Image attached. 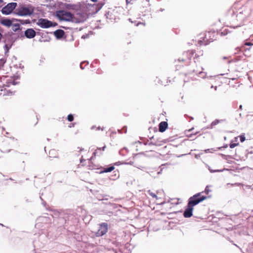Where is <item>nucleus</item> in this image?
<instances>
[{
  "instance_id": "1",
  "label": "nucleus",
  "mask_w": 253,
  "mask_h": 253,
  "mask_svg": "<svg viewBox=\"0 0 253 253\" xmlns=\"http://www.w3.org/2000/svg\"><path fill=\"white\" fill-rule=\"evenodd\" d=\"M251 8L247 6H244L240 8L236 13H233L230 22L232 26L234 28L241 26L244 21L251 14Z\"/></svg>"
},
{
  "instance_id": "2",
  "label": "nucleus",
  "mask_w": 253,
  "mask_h": 253,
  "mask_svg": "<svg viewBox=\"0 0 253 253\" xmlns=\"http://www.w3.org/2000/svg\"><path fill=\"white\" fill-rule=\"evenodd\" d=\"M207 199V197L201 195V193H198L188 199V203L183 213L185 218H189L193 215V207L200 202Z\"/></svg>"
},
{
  "instance_id": "3",
  "label": "nucleus",
  "mask_w": 253,
  "mask_h": 253,
  "mask_svg": "<svg viewBox=\"0 0 253 253\" xmlns=\"http://www.w3.org/2000/svg\"><path fill=\"white\" fill-rule=\"evenodd\" d=\"M15 13L21 16H30L34 12V8L32 6H20L15 9Z\"/></svg>"
},
{
  "instance_id": "4",
  "label": "nucleus",
  "mask_w": 253,
  "mask_h": 253,
  "mask_svg": "<svg viewBox=\"0 0 253 253\" xmlns=\"http://www.w3.org/2000/svg\"><path fill=\"white\" fill-rule=\"evenodd\" d=\"M215 35L216 33L213 31L207 32L203 38H201V39H203L199 41L200 44L206 45L209 43L213 41L215 39Z\"/></svg>"
},
{
  "instance_id": "5",
  "label": "nucleus",
  "mask_w": 253,
  "mask_h": 253,
  "mask_svg": "<svg viewBox=\"0 0 253 253\" xmlns=\"http://www.w3.org/2000/svg\"><path fill=\"white\" fill-rule=\"evenodd\" d=\"M56 16L60 20L65 21H70L73 18V15L71 12L65 10L57 11Z\"/></svg>"
},
{
  "instance_id": "6",
  "label": "nucleus",
  "mask_w": 253,
  "mask_h": 253,
  "mask_svg": "<svg viewBox=\"0 0 253 253\" xmlns=\"http://www.w3.org/2000/svg\"><path fill=\"white\" fill-rule=\"evenodd\" d=\"M37 24L42 28H48L57 25L56 23H53L47 19L43 18L39 19Z\"/></svg>"
},
{
  "instance_id": "7",
  "label": "nucleus",
  "mask_w": 253,
  "mask_h": 253,
  "mask_svg": "<svg viewBox=\"0 0 253 253\" xmlns=\"http://www.w3.org/2000/svg\"><path fill=\"white\" fill-rule=\"evenodd\" d=\"M16 6V2L9 3L1 9V13L4 15H8L12 12Z\"/></svg>"
},
{
  "instance_id": "8",
  "label": "nucleus",
  "mask_w": 253,
  "mask_h": 253,
  "mask_svg": "<svg viewBox=\"0 0 253 253\" xmlns=\"http://www.w3.org/2000/svg\"><path fill=\"white\" fill-rule=\"evenodd\" d=\"M108 231V224L106 223H102L99 224L98 231L96 232V236L98 237L102 236L105 234Z\"/></svg>"
},
{
  "instance_id": "9",
  "label": "nucleus",
  "mask_w": 253,
  "mask_h": 253,
  "mask_svg": "<svg viewBox=\"0 0 253 253\" xmlns=\"http://www.w3.org/2000/svg\"><path fill=\"white\" fill-rule=\"evenodd\" d=\"M24 34L27 38L32 39L35 37L36 32L34 29L29 28L25 31Z\"/></svg>"
},
{
  "instance_id": "10",
  "label": "nucleus",
  "mask_w": 253,
  "mask_h": 253,
  "mask_svg": "<svg viewBox=\"0 0 253 253\" xmlns=\"http://www.w3.org/2000/svg\"><path fill=\"white\" fill-rule=\"evenodd\" d=\"M168 127V123L166 122H162L159 124V129L161 132L165 131Z\"/></svg>"
},
{
  "instance_id": "11",
  "label": "nucleus",
  "mask_w": 253,
  "mask_h": 253,
  "mask_svg": "<svg viewBox=\"0 0 253 253\" xmlns=\"http://www.w3.org/2000/svg\"><path fill=\"white\" fill-rule=\"evenodd\" d=\"M0 23L3 26L9 27L12 26V21L9 19H4L1 20Z\"/></svg>"
},
{
  "instance_id": "12",
  "label": "nucleus",
  "mask_w": 253,
  "mask_h": 253,
  "mask_svg": "<svg viewBox=\"0 0 253 253\" xmlns=\"http://www.w3.org/2000/svg\"><path fill=\"white\" fill-rule=\"evenodd\" d=\"M64 34H65L64 31L61 29L57 30L54 32V34L55 36L57 39H60L62 37H63Z\"/></svg>"
},
{
  "instance_id": "13",
  "label": "nucleus",
  "mask_w": 253,
  "mask_h": 253,
  "mask_svg": "<svg viewBox=\"0 0 253 253\" xmlns=\"http://www.w3.org/2000/svg\"><path fill=\"white\" fill-rule=\"evenodd\" d=\"M105 148H106L105 145H104L103 147H102L101 148H97V149L93 153V155L94 156L101 155L102 154L101 151H104Z\"/></svg>"
},
{
  "instance_id": "14",
  "label": "nucleus",
  "mask_w": 253,
  "mask_h": 253,
  "mask_svg": "<svg viewBox=\"0 0 253 253\" xmlns=\"http://www.w3.org/2000/svg\"><path fill=\"white\" fill-rule=\"evenodd\" d=\"M11 26L12 27V31L14 32H16L20 29V25L18 23L12 24V26Z\"/></svg>"
},
{
  "instance_id": "15",
  "label": "nucleus",
  "mask_w": 253,
  "mask_h": 253,
  "mask_svg": "<svg viewBox=\"0 0 253 253\" xmlns=\"http://www.w3.org/2000/svg\"><path fill=\"white\" fill-rule=\"evenodd\" d=\"M193 72L195 73L196 74H198L199 75V76L203 79H205L206 78L207 73L205 72H203L201 71H198L195 70H193Z\"/></svg>"
},
{
  "instance_id": "16",
  "label": "nucleus",
  "mask_w": 253,
  "mask_h": 253,
  "mask_svg": "<svg viewBox=\"0 0 253 253\" xmlns=\"http://www.w3.org/2000/svg\"><path fill=\"white\" fill-rule=\"evenodd\" d=\"M115 169L113 166H110L108 168H104L102 171L103 172H109L112 171Z\"/></svg>"
},
{
  "instance_id": "17",
  "label": "nucleus",
  "mask_w": 253,
  "mask_h": 253,
  "mask_svg": "<svg viewBox=\"0 0 253 253\" xmlns=\"http://www.w3.org/2000/svg\"><path fill=\"white\" fill-rule=\"evenodd\" d=\"M186 54L188 56V59H190L194 54V51L193 50H189L186 53Z\"/></svg>"
},
{
  "instance_id": "18",
  "label": "nucleus",
  "mask_w": 253,
  "mask_h": 253,
  "mask_svg": "<svg viewBox=\"0 0 253 253\" xmlns=\"http://www.w3.org/2000/svg\"><path fill=\"white\" fill-rule=\"evenodd\" d=\"M221 121H222V120H214L211 123V127L217 125L218 123H219Z\"/></svg>"
},
{
  "instance_id": "19",
  "label": "nucleus",
  "mask_w": 253,
  "mask_h": 253,
  "mask_svg": "<svg viewBox=\"0 0 253 253\" xmlns=\"http://www.w3.org/2000/svg\"><path fill=\"white\" fill-rule=\"evenodd\" d=\"M6 84H5L4 85L6 86H10V84H12L13 85H15V83L14 81H12V80H10V81H6Z\"/></svg>"
},
{
  "instance_id": "20",
  "label": "nucleus",
  "mask_w": 253,
  "mask_h": 253,
  "mask_svg": "<svg viewBox=\"0 0 253 253\" xmlns=\"http://www.w3.org/2000/svg\"><path fill=\"white\" fill-rule=\"evenodd\" d=\"M210 191V190L209 189V186H207L205 190L200 193H201V195H202L203 193H206V194H208Z\"/></svg>"
},
{
  "instance_id": "21",
  "label": "nucleus",
  "mask_w": 253,
  "mask_h": 253,
  "mask_svg": "<svg viewBox=\"0 0 253 253\" xmlns=\"http://www.w3.org/2000/svg\"><path fill=\"white\" fill-rule=\"evenodd\" d=\"M147 192H148V194L149 195H150L151 196H152L153 198H156V199L157 198V195L155 193L151 192V190H148L147 191Z\"/></svg>"
},
{
  "instance_id": "22",
  "label": "nucleus",
  "mask_w": 253,
  "mask_h": 253,
  "mask_svg": "<svg viewBox=\"0 0 253 253\" xmlns=\"http://www.w3.org/2000/svg\"><path fill=\"white\" fill-rule=\"evenodd\" d=\"M67 119H68V121L72 122L74 120V117L72 114H69L68 116Z\"/></svg>"
},
{
  "instance_id": "23",
  "label": "nucleus",
  "mask_w": 253,
  "mask_h": 253,
  "mask_svg": "<svg viewBox=\"0 0 253 253\" xmlns=\"http://www.w3.org/2000/svg\"><path fill=\"white\" fill-rule=\"evenodd\" d=\"M11 46V45H8L7 44H5L4 46L5 51L7 52L9 50V49L10 48Z\"/></svg>"
},
{
  "instance_id": "24",
  "label": "nucleus",
  "mask_w": 253,
  "mask_h": 253,
  "mask_svg": "<svg viewBox=\"0 0 253 253\" xmlns=\"http://www.w3.org/2000/svg\"><path fill=\"white\" fill-rule=\"evenodd\" d=\"M221 156L223 158V159L227 160L228 158H231V156L230 155H225L224 154H221Z\"/></svg>"
},
{
  "instance_id": "25",
  "label": "nucleus",
  "mask_w": 253,
  "mask_h": 253,
  "mask_svg": "<svg viewBox=\"0 0 253 253\" xmlns=\"http://www.w3.org/2000/svg\"><path fill=\"white\" fill-rule=\"evenodd\" d=\"M5 62V61L4 59H0V68L3 66Z\"/></svg>"
},
{
  "instance_id": "26",
  "label": "nucleus",
  "mask_w": 253,
  "mask_h": 253,
  "mask_svg": "<svg viewBox=\"0 0 253 253\" xmlns=\"http://www.w3.org/2000/svg\"><path fill=\"white\" fill-rule=\"evenodd\" d=\"M84 64H85L84 66H85L86 65H87L88 64V62L86 63L85 61H84V62H82L81 64H80V68L82 69H84V67H83V65Z\"/></svg>"
},
{
  "instance_id": "27",
  "label": "nucleus",
  "mask_w": 253,
  "mask_h": 253,
  "mask_svg": "<svg viewBox=\"0 0 253 253\" xmlns=\"http://www.w3.org/2000/svg\"><path fill=\"white\" fill-rule=\"evenodd\" d=\"M238 144V143H230L229 146L231 148H233L235 147Z\"/></svg>"
},
{
  "instance_id": "28",
  "label": "nucleus",
  "mask_w": 253,
  "mask_h": 253,
  "mask_svg": "<svg viewBox=\"0 0 253 253\" xmlns=\"http://www.w3.org/2000/svg\"><path fill=\"white\" fill-rule=\"evenodd\" d=\"M241 142H243L245 140V137L244 135H241L240 136Z\"/></svg>"
},
{
  "instance_id": "29",
  "label": "nucleus",
  "mask_w": 253,
  "mask_h": 253,
  "mask_svg": "<svg viewBox=\"0 0 253 253\" xmlns=\"http://www.w3.org/2000/svg\"><path fill=\"white\" fill-rule=\"evenodd\" d=\"M244 45H247V46L253 45V43H252L251 42H245Z\"/></svg>"
},
{
  "instance_id": "30",
  "label": "nucleus",
  "mask_w": 253,
  "mask_h": 253,
  "mask_svg": "<svg viewBox=\"0 0 253 253\" xmlns=\"http://www.w3.org/2000/svg\"><path fill=\"white\" fill-rule=\"evenodd\" d=\"M210 171H211V172H217V171H222V170H211L210 169Z\"/></svg>"
},
{
  "instance_id": "31",
  "label": "nucleus",
  "mask_w": 253,
  "mask_h": 253,
  "mask_svg": "<svg viewBox=\"0 0 253 253\" xmlns=\"http://www.w3.org/2000/svg\"><path fill=\"white\" fill-rule=\"evenodd\" d=\"M41 199L42 201V205H43L44 206H45V205H46V203H45L44 201H43V200L42 199V198L41 197Z\"/></svg>"
},
{
  "instance_id": "32",
  "label": "nucleus",
  "mask_w": 253,
  "mask_h": 253,
  "mask_svg": "<svg viewBox=\"0 0 253 253\" xmlns=\"http://www.w3.org/2000/svg\"><path fill=\"white\" fill-rule=\"evenodd\" d=\"M126 0V4H128V3H130V2L132 0Z\"/></svg>"
},
{
  "instance_id": "33",
  "label": "nucleus",
  "mask_w": 253,
  "mask_h": 253,
  "mask_svg": "<svg viewBox=\"0 0 253 253\" xmlns=\"http://www.w3.org/2000/svg\"><path fill=\"white\" fill-rule=\"evenodd\" d=\"M211 88H214L215 90L217 88V86H213V85H212L211 86Z\"/></svg>"
},
{
  "instance_id": "34",
  "label": "nucleus",
  "mask_w": 253,
  "mask_h": 253,
  "mask_svg": "<svg viewBox=\"0 0 253 253\" xmlns=\"http://www.w3.org/2000/svg\"><path fill=\"white\" fill-rule=\"evenodd\" d=\"M221 34H222V35L223 34V35H225L226 34H227V33H225V31H224V32H221Z\"/></svg>"
},
{
  "instance_id": "35",
  "label": "nucleus",
  "mask_w": 253,
  "mask_h": 253,
  "mask_svg": "<svg viewBox=\"0 0 253 253\" xmlns=\"http://www.w3.org/2000/svg\"><path fill=\"white\" fill-rule=\"evenodd\" d=\"M100 129H101L102 130H103V128H101L100 126H99V127H98L97 128V129H98V130H100Z\"/></svg>"
},
{
  "instance_id": "36",
  "label": "nucleus",
  "mask_w": 253,
  "mask_h": 253,
  "mask_svg": "<svg viewBox=\"0 0 253 253\" xmlns=\"http://www.w3.org/2000/svg\"><path fill=\"white\" fill-rule=\"evenodd\" d=\"M162 171V169H161L160 170V171H158V172H157V174H160V173H161Z\"/></svg>"
},
{
  "instance_id": "37",
  "label": "nucleus",
  "mask_w": 253,
  "mask_h": 253,
  "mask_svg": "<svg viewBox=\"0 0 253 253\" xmlns=\"http://www.w3.org/2000/svg\"><path fill=\"white\" fill-rule=\"evenodd\" d=\"M213 77V76H209V77H207V78H210V79H211V78H212Z\"/></svg>"
},
{
  "instance_id": "38",
  "label": "nucleus",
  "mask_w": 253,
  "mask_h": 253,
  "mask_svg": "<svg viewBox=\"0 0 253 253\" xmlns=\"http://www.w3.org/2000/svg\"><path fill=\"white\" fill-rule=\"evenodd\" d=\"M205 152H207V153L208 152H210V149H207V150H205Z\"/></svg>"
},
{
  "instance_id": "39",
  "label": "nucleus",
  "mask_w": 253,
  "mask_h": 253,
  "mask_svg": "<svg viewBox=\"0 0 253 253\" xmlns=\"http://www.w3.org/2000/svg\"><path fill=\"white\" fill-rule=\"evenodd\" d=\"M242 106L241 105L240 106V109H242Z\"/></svg>"
},
{
  "instance_id": "40",
  "label": "nucleus",
  "mask_w": 253,
  "mask_h": 253,
  "mask_svg": "<svg viewBox=\"0 0 253 253\" xmlns=\"http://www.w3.org/2000/svg\"><path fill=\"white\" fill-rule=\"evenodd\" d=\"M92 1H96L97 0H91Z\"/></svg>"
},
{
  "instance_id": "41",
  "label": "nucleus",
  "mask_w": 253,
  "mask_h": 253,
  "mask_svg": "<svg viewBox=\"0 0 253 253\" xmlns=\"http://www.w3.org/2000/svg\"><path fill=\"white\" fill-rule=\"evenodd\" d=\"M160 10L161 11H163L164 10V9L161 8Z\"/></svg>"
},
{
  "instance_id": "42",
  "label": "nucleus",
  "mask_w": 253,
  "mask_h": 253,
  "mask_svg": "<svg viewBox=\"0 0 253 253\" xmlns=\"http://www.w3.org/2000/svg\"><path fill=\"white\" fill-rule=\"evenodd\" d=\"M184 61H185V60H184V59H182V62H184Z\"/></svg>"
},
{
  "instance_id": "43",
  "label": "nucleus",
  "mask_w": 253,
  "mask_h": 253,
  "mask_svg": "<svg viewBox=\"0 0 253 253\" xmlns=\"http://www.w3.org/2000/svg\"><path fill=\"white\" fill-rule=\"evenodd\" d=\"M146 1L149 2L150 0H146Z\"/></svg>"
},
{
  "instance_id": "44",
  "label": "nucleus",
  "mask_w": 253,
  "mask_h": 253,
  "mask_svg": "<svg viewBox=\"0 0 253 253\" xmlns=\"http://www.w3.org/2000/svg\"><path fill=\"white\" fill-rule=\"evenodd\" d=\"M94 126L91 127V129H93L94 128Z\"/></svg>"
},
{
  "instance_id": "45",
  "label": "nucleus",
  "mask_w": 253,
  "mask_h": 253,
  "mask_svg": "<svg viewBox=\"0 0 253 253\" xmlns=\"http://www.w3.org/2000/svg\"><path fill=\"white\" fill-rule=\"evenodd\" d=\"M0 225H2V226H3L2 224H0Z\"/></svg>"
}]
</instances>
